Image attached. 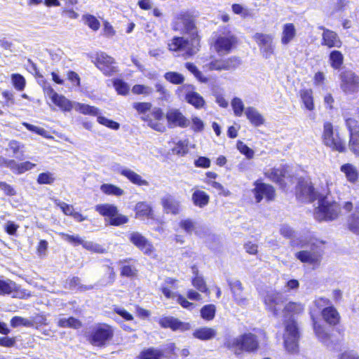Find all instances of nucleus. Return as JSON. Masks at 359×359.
Returning <instances> with one entry per match:
<instances>
[{
  "instance_id": "1",
  "label": "nucleus",
  "mask_w": 359,
  "mask_h": 359,
  "mask_svg": "<svg viewBox=\"0 0 359 359\" xmlns=\"http://www.w3.org/2000/svg\"><path fill=\"white\" fill-rule=\"evenodd\" d=\"M173 29L182 34H188L191 39L184 37H174L168 43V48L172 51H184L186 56H192L199 50V39L195 25L194 17L189 12L180 13L172 25Z\"/></svg>"
},
{
  "instance_id": "2",
  "label": "nucleus",
  "mask_w": 359,
  "mask_h": 359,
  "mask_svg": "<svg viewBox=\"0 0 359 359\" xmlns=\"http://www.w3.org/2000/svg\"><path fill=\"white\" fill-rule=\"evenodd\" d=\"M296 244L302 248L294 254L297 259L313 269L320 266L325 252L323 242L309 235L301 236L297 243L294 241V245Z\"/></svg>"
},
{
  "instance_id": "3",
  "label": "nucleus",
  "mask_w": 359,
  "mask_h": 359,
  "mask_svg": "<svg viewBox=\"0 0 359 359\" xmlns=\"http://www.w3.org/2000/svg\"><path fill=\"white\" fill-rule=\"evenodd\" d=\"M340 212V205L326 196L318 198V206L314 211V217L319 222L332 221L337 219Z\"/></svg>"
},
{
  "instance_id": "4",
  "label": "nucleus",
  "mask_w": 359,
  "mask_h": 359,
  "mask_svg": "<svg viewBox=\"0 0 359 359\" xmlns=\"http://www.w3.org/2000/svg\"><path fill=\"white\" fill-rule=\"evenodd\" d=\"M224 344L226 348L233 351L235 354H240L243 351H253L259 346L257 337L252 333H245L236 337L228 338Z\"/></svg>"
},
{
  "instance_id": "5",
  "label": "nucleus",
  "mask_w": 359,
  "mask_h": 359,
  "mask_svg": "<svg viewBox=\"0 0 359 359\" xmlns=\"http://www.w3.org/2000/svg\"><path fill=\"white\" fill-rule=\"evenodd\" d=\"M299 334L297 323L294 319H290L285 323V332L283 334L285 349L290 353L298 351V341Z\"/></svg>"
},
{
  "instance_id": "6",
  "label": "nucleus",
  "mask_w": 359,
  "mask_h": 359,
  "mask_svg": "<svg viewBox=\"0 0 359 359\" xmlns=\"http://www.w3.org/2000/svg\"><path fill=\"white\" fill-rule=\"evenodd\" d=\"M114 336V330L107 324H98L94 326L88 337L90 343L95 346H105Z\"/></svg>"
},
{
  "instance_id": "7",
  "label": "nucleus",
  "mask_w": 359,
  "mask_h": 359,
  "mask_svg": "<svg viewBox=\"0 0 359 359\" xmlns=\"http://www.w3.org/2000/svg\"><path fill=\"white\" fill-rule=\"evenodd\" d=\"M323 142L325 145L330 147L332 150L339 152H344L346 147L344 143L337 135H334L333 126L330 122H325L323 126Z\"/></svg>"
},
{
  "instance_id": "8",
  "label": "nucleus",
  "mask_w": 359,
  "mask_h": 359,
  "mask_svg": "<svg viewBox=\"0 0 359 359\" xmlns=\"http://www.w3.org/2000/svg\"><path fill=\"white\" fill-rule=\"evenodd\" d=\"M253 39L259 47L260 53L263 57L270 58L275 51L274 35L257 32L253 36Z\"/></svg>"
},
{
  "instance_id": "9",
  "label": "nucleus",
  "mask_w": 359,
  "mask_h": 359,
  "mask_svg": "<svg viewBox=\"0 0 359 359\" xmlns=\"http://www.w3.org/2000/svg\"><path fill=\"white\" fill-rule=\"evenodd\" d=\"M237 43L236 36L231 32L217 36L213 42V47L219 55L228 54Z\"/></svg>"
},
{
  "instance_id": "10",
  "label": "nucleus",
  "mask_w": 359,
  "mask_h": 359,
  "mask_svg": "<svg viewBox=\"0 0 359 359\" xmlns=\"http://www.w3.org/2000/svg\"><path fill=\"white\" fill-rule=\"evenodd\" d=\"M285 301L284 295L275 290L267 292L264 298L266 309L276 316L280 314V311Z\"/></svg>"
},
{
  "instance_id": "11",
  "label": "nucleus",
  "mask_w": 359,
  "mask_h": 359,
  "mask_svg": "<svg viewBox=\"0 0 359 359\" xmlns=\"http://www.w3.org/2000/svg\"><path fill=\"white\" fill-rule=\"evenodd\" d=\"M130 241L146 255L155 257V248L153 245L141 233L132 232L129 236Z\"/></svg>"
},
{
  "instance_id": "12",
  "label": "nucleus",
  "mask_w": 359,
  "mask_h": 359,
  "mask_svg": "<svg viewBox=\"0 0 359 359\" xmlns=\"http://www.w3.org/2000/svg\"><path fill=\"white\" fill-rule=\"evenodd\" d=\"M297 198L302 201H313L319 198L309 181H300L297 187Z\"/></svg>"
},
{
  "instance_id": "13",
  "label": "nucleus",
  "mask_w": 359,
  "mask_h": 359,
  "mask_svg": "<svg viewBox=\"0 0 359 359\" xmlns=\"http://www.w3.org/2000/svg\"><path fill=\"white\" fill-rule=\"evenodd\" d=\"M342 90L346 93H353L358 90L359 79L351 71H345L341 74Z\"/></svg>"
},
{
  "instance_id": "14",
  "label": "nucleus",
  "mask_w": 359,
  "mask_h": 359,
  "mask_svg": "<svg viewBox=\"0 0 359 359\" xmlns=\"http://www.w3.org/2000/svg\"><path fill=\"white\" fill-rule=\"evenodd\" d=\"M96 66L106 75H111L116 72V67L114 65L115 62L113 57L101 52L97 54Z\"/></svg>"
},
{
  "instance_id": "15",
  "label": "nucleus",
  "mask_w": 359,
  "mask_h": 359,
  "mask_svg": "<svg viewBox=\"0 0 359 359\" xmlns=\"http://www.w3.org/2000/svg\"><path fill=\"white\" fill-rule=\"evenodd\" d=\"M194 89L191 85H184L180 87L178 90L185 94V100L188 103L197 109L202 108L205 105V100Z\"/></svg>"
},
{
  "instance_id": "16",
  "label": "nucleus",
  "mask_w": 359,
  "mask_h": 359,
  "mask_svg": "<svg viewBox=\"0 0 359 359\" xmlns=\"http://www.w3.org/2000/svg\"><path fill=\"white\" fill-rule=\"evenodd\" d=\"M166 119L170 128H186L189 125V121L179 109H170L166 113Z\"/></svg>"
},
{
  "instance_id": "17",
  "label": "nucleus",
  "mask_w": 359,
  "mask_h": 359,
  "mask_svg": "<svg viewBox=\"0 0 359 359\" xmlns=\"http://www.w3.org/2000/svg\"><path fill=\"white\" fill-rule=\"evenodd\" d=\"M253 192L257 203L260 202L264 198L268 201L273 200L275 196L273 187L264 183L256 182Z\"/></svg>"
},
{
  "instance_id": "18",
  "label": "nucleus",
  "mask_w": 359,
  "mask_h": 359,
  "mask_svg": "<svg viewBox=\"0 0 359 359\" xmlns=\"http://www.w3.org/2000/svg\"><path fill=\"white\" fill-rule=\"evenodd\" d=\"M239 61L236 57H229L226 60H215L211 61L207 67L209 70H230L235 69L238 65Z\"/></svg>"
},
{
  "instance_id": "19",
  "label": "nucleus",
  "mask_w": 359,
  "mask_h": 359,
  "mask_svg": "<svg viewBox=\"0 0 359 359\" xmlns=\"http://www.w3.org/2000/svg\"><path fill=\"white\" fill-rule=\"evenodd\" d=\"M159 325L163 328H170L173 331H186L191 328L189 323L182 322L174 317H164L159 320Z\"/></svg>"
},
{
  "instance_id": "20",
  "label": "nucleus",
  "mask_w": 359,
  "mask_h": 359,
  "mask_svg": "<svg viewBox=\"0 0 359 359\" xmlns=\"http://www.w3.org/2000/svg\"><path fill=\"white\" fill-rule=\"evenodd\" d=\"M319 28L323 31L322 34V45L326 46L329 48H340L341 46L342 43L336 32L323 27H320Z\"/></svg>"
},
{
  "instance_id": "21",
  "label": "nucleus",
  "mask_w": 359,
  "mask_h": 359,
  "mask_svg": "<svg viewBox=\"0 0 359 359\" xmlns=\"http://www.w3.org/2000/svg\"><path fill=\"white\" fill-rule=\"evenodd\" d=\"M116 168H114V170L119 172L121 175L126 177L132 183L137 184L138 186L149 185V183L147 180L142 179L139 174L136 173L133 170L128 168L121 167L119 165H116Z\"/></svg>"
},
{
  "instance_id": "22",
  "label": "nucleus",
  "mask_w": 359,
  "mask_h": 359,
  "mask_svg": "<svg viewBox=\"0 0 359 359\" xmlns=\"http://www.w3.org/2000/svg\"><path fill=\"white\" fill-rule=\"evenodd\" d=\"M49 97L52 102L57 105L60 109L65 111H69L74 108V103L65 96L59 95L53 89H50L48 92Z\"/></svg>"
},
{
  "instance_id": "23",
  "label": "nucleus",
  "mask_w": 359,
  "mask_h": 359,
  "mask_svg": "<svg viewBox=\"0 0 359 359\" xmlns=\"http://www.w3.org/2000/svg\"><path fill=\"white\" fill-rule=\"evenodd\" d=\"M229 285L233 294L234 301L240 306L248 304V299L243 292V287L240 280H236L229 282Z\"/></svg>"
},
{
  "instance_id": "24",
  "label": "nucleus",
  "mask_w": 359,
  "mask_h": 359,
  "mask_svg": "<svg viewBox=\"0 0 359 359\" xmlns=\"http://www.w3.org/2000/svg\"><path fill=\"white\" fill-rule=\"evenodd\" d=\"M161 205L165 213L177 215L180 211V203L172 196L161 198Z\"/></svg>"
},
{
  "instance_id": "25",
  "label": "nucleus",
  "mask_w": 359,
  "mask_h": 359,
  "mask_svg": "<svg viewBox=\"0 0 359 359\" xmlns=\"http://www.w3.org/2000/svg\"><path fill=\"white\" fill-rule=\"evenodd\" d=\"M323 320L330 325H336L339 323L340 316L337 310L332 306L324 308L321 311Z\"/></svg>"
},
{
  "instance_id": "26",
  "label": "nucleus",
  "mask_w": 359,
  "mask_h": 359,
  "mask_svg": "<svg viewBox=\"0 0 359 359\" xmlns=\"http://www.w3.org/2000/svg\"><path fill=\"white\" fill-rule=\"evenodd\" d=\"M297 29L292 23H286L283 25L280 42L283 45L286 46L289 44L296 36Z\"/></svg>"
},
{
  "instance_id": "27",
  "label": "nucleus",
  "mask_w": 359,
  "mask_h": 359,
  "mask_svg": "<svg viewBox=\"0 0 359 359\" xmlns=\"http://www.w3.org/2000/svg\"><path fill=\"white\" fill-rule=\"evenodd\" d=\"M135 217L140 219H153L154 212L151 206L147 202H138L135 207Z\"/></svg>"
},
{
  "instance_id": "28",
  "label": "nucleus",
  "mask_w": 359,
  "mask_h": 359,
  "mask_svg": "<svg viewBox=\"0 0 359 359\" xmlns=\"http://www.w3.org/2000/svg\"><path fill=\"white\" fill-rule=\"evenodd\" d=\"M217 330L213 327H202L193 332V336L202 341H208L214 339L217 336Z\"/></svg>"
},
{
  "instance_id": "29",
  "label": "nucleus",
  "mask_w": 359,
  "mask_h": 359,
  "mask_svg": "<svg viewBox=\"0 0 359 359\" xmlns=\"http://www.w3.org/2000/svg\"><path fill=\"white\" fill-rule=\"evenodd\" d=\"M245 114L254 126L258 127L263 125L264 123L263 116L255 107H248L245 108Z\"/></svg>"
},
{
  "instance_id": "30",
  "label": "nucleus",
  "mask_w": 359,
  "mask_h": 359,
  "mask_svg": "<svg viewBox=\"0 0 359 359\" xmlns=\"http://www.w3.org/2000/svg\"><path fill=\"white\" fill-rule=\"evenodd\" d=\"M340 170L344 173L346 180L353 184L358 182V172L357 168L351 163H346L341 166Z\"/></svg>"
},
{
  "instance_id": "31",
  "label": "nucleus",
  "mask_w": 359,
  "mask_h": 359,
  "mask_svg": "<svg viewBox=\"0 0 359 359\" xmlns=\"http://www.w3.org/2000/svg\"><path fill=\"white\" fill-rule=\"evenodd\" d=\"M191 200L196 206L203 208L208 204L210 196L205 191L196 189L192 194Z\"/></svg>"
},
{
  "instance_id": "32",
  "label": "nucleus",
  "mask_w": 359,
  "mask_h": 359,
  "mask_svg": "<svg viewBox=\"0 0 359 359\" xmlns=\"http://www.w3.org/2000/svg\"><path fill=\"white\" fill-rule=\"evenodd\" d=\"M35 166L36 164L29 161L18 163L15 161L11 160V162L10 163V169L13 171V172L18 175L22 174L26 171L30 170Z\"/></svg>"
},
{
  "instance_id": "33",
  "label": "nucleus",
  "mask_w": 359,
  "mask_h": 359,
  "mask_svg": "<svg viewBox=\"0 0 359 359\" xmlns=\"http://www.w3.org/2000/svg\"><path fill=\"white\" fill-rule=\"evenodd\" d=\"M95 208L101 215L109 217V220L117 212V208L109 203L97 205Z\"/></svg>"
},
{
  "instance_id": "34",
  "label": "nucleus",
  "mask_w": 359,
  "mask_h": 359,
  "mask_svg": "<svg viewBox=\"0 0 359 359\" xmlns=\"http://www.w3.org/2000/svg\"><path fill=\"white\" fill-rule=\"evenodd\" d=\"M180 226L187 233L194 232L196 235L201 236L199 226L197 223L190 219H183L180 223Z\"/></svg>"
},
{
  "instance_id": "35",
  "label": "nucleus",
  "mask_w": 359,
  "mask_h": 359,
  "mask_svg": "<svg viewBox=\"0 0 359 359\" xmlns=\"http://www.w3.org/2000/svg\"><path fill=\"white\" fill-rule=\"evenodd\" d=\"M163 355V351L154 348H149L140 354L139 359H160Z\"/></svg>"
},
{
  "instance_id": "36",
  "label": "nucleus",
  "mask_w": 359,
  "mask_h": 359,
  "mask_svg": "<svg viewBox=\"0 0 359 359\" xmlns=\"http://www.w3.org/2000/svg\"><path fill=\"white\" fill-rule=\"evenodd\" d=\"M102 192L107 195L120 196L123 195L124 191L116 185L111 184H103L100 187Z\"/></svg>"
},
{
  "instance_id": "37",
  "label": "nucleus",
  "mask_w": 359,
  "mask_h": 359,
  "mask_svg": "<svg viewBox=\"0 0 359 359\" xmlns=\"http://www.w3.org/2000/svg\"><path fill=\"white\" fill-rule=\"evenodd\" d=\"M57 325L60 327H70L79 329L81 327V323L73 317L69 318H62L58 320Z\"/></svg>"
},
{
  "instance_id": "38",
  "label": "nucleus",
  "mask_w": 359,
  "mask_h": 359,
  "mask_svg": "<svg viewBox=\"0 0 359 359\" xmlns=\"http://www.w3.org/2000/svg\"><path fill=\"white\" fill-rule=\"evenodd\" d=\"M76 111H79L83 114H90V115H98L99 110L98 109L91 107L88 104H81L79 102L74 103V108Z\"/></svg>"
},
{
  "instance_id": "39",
  "label": "nucleus",
  "mask_w": 359,
  "mask_h": 359,
  "mask_svg": "<svg viewBox=\"0 0 359 359\" xmlns=\"http://www.w3.org/2000/svg\"><path fill=\"white\" fill-rule=\"evenodd\" d=\"M192 285L194 287H196L198 291L201 292H204L206 294H210V290H208L205 281L203 279V277L198 272H196V276H194L192 279Z\"/></svg>"
},
{
  "instance_id": "40",
  "label": "nucleus",
  "mask_w": 359,
  "mask_h": 359,
  "mask_svg": "<svg viewBox=\"0 0 359 359\" xmlns=\"http://www.w3.org/2000/svg\"><path fill=\"white\" fill-rule=\"evenodd\" d=\"M312 93V90L310 89L303 90L300 93V96L305 107L310 111L314 108Z\"/></svg>"
},
{
  "instance_id": "41",
  "label": "nucleus",
  "mask_w": 359,
  "mask_h": 359,
  "mask_svg": "<svg viewBox=\"0 0 359 359\" xmlns=\"http://www.w3.org/2000/svg\"><path fill=\"white\" fill-rule=\"evenodd\" d=\"M311 319L313 320V330L317 336V337L323 342H325L328 338L329 334L326 332L324 327L318 323V322L315 320L313 316L311 314Z\"/></svg>"
},
{
  "instance_id": "42",
  "label": "nucleus",
  "mask_w": 359,
  "mask_h": 359,
  "mask_svg": "<svg viewBox=\"0 0 359 359\" xmlns=\"http://www.w3.org/2000/svg\"><path fill=\"white\" fill-rule=\"evenodd\" d=\"M344 56L339 50H333L330 54V62L332 67L338 69L342 65Z\"/></svg>"
},
{
  "instance_id": "43",
  "label": "nucleus",
  "mask_w": 359,
  "mask_h": 359,
  "mask_svg": "<svg viewBox=\"0 0 359 359\" xmlns=\"http://www.w3.org/2000/svg\"><path fill=\"white\" fill-rule=\"evenodd\" d=\"M16 289V284L11 280H4L0 278V295L11 294Z\"/></svg>"
},
{
  "instance_id": "44",
  "label": "nucleus",
  "mask_w": 359,
  "mask_h": 359,
  "mask_svg": "<svg viewBox=\"0 0 359 359\" xmlns=\"http://www.w3.org/2000/svg\"><path fill=\"white\" fill-rule=\"evenodd\" d=\"M304 309V305L300 303L289 302L283 310L285 314H298L302 313Z\"/></svg>"
},
{
  "instance_id": "45",
  "label": "nucleus",
  "mask_w": 359,
  "mask_h": 359,
  "mask_svg": "<svg viewBox=\"0 0 359 359\" xmlns=\"http://www.w3.org/2000/svg\"><path fill=\"white\" fill-rule=\"evenodd\" d=\"M216 307L214 304L204 306L201 309V317L206 320H211L215 318Z\"/></svg>"
},
{
  "instance_id": "46",
  "label": "nucleus",
  "mask_w": 359,
  "mask_h": 359,
  "mask_svg": "<svg viewBox=\"0 0 359 359\" xmlns=\"http://www.w3.org/2000/svg\"><path fill=\"white\" fill-rule=\"evenodd\" d=\"M83 20L84 24L93 31H97L100 29V23L94 15L89 14L84 15L83 16Z\"/></svg>"
},
{
  "instance_id": "47",
  "label": "nucleus",
  "mask_w": 359,
  "mask_h": 359,
  "mask_svg": "<svg viewBox=\"0 0 359 359\" xmlns=\"http://www.w3.org/2000/svg\"><path fill=\"white\" fill-rule=\"evenodd\" d=\"M231 107L234 113V115L236 116H241L243 113L245 112V108L244 107V104L241 98L234 97L231 100Z\"/></svg>"
},
{
  "instance_id": "48",
  "label": "nucleus",
  "mask_w": 359,
  "mask_h": 359,
  "mask_svg": "<svg viewBox=\"0 0 359 359\" xmlns=\"http://www.w3.org/2000/svg\"><path fill=\"white\" fill-rule=\"evenodd\" d=\"M164 78L165 80L173 84H181L184 81V77L182 74L175 72L165 73Z\"/></svg>"
},
{
  "instance_id": "49",
  "label": "nucleus",
  "mask_w": 359,
  "mask_h": 359,
  "mask_svg": "<svg viewBox=\"0 0 359 359\" xmlns=\"http://www.w3.org/2000/svg\"><path fill=\"white\" fill-rule=\"evenodd\" d=\"M11 325L13 327H17L20 325L25 327H32L34 322L32 320L27 319L20 316H15L11 320Z\"/></svg>"
},
{
  "instance_id": "50",
  "label": "nucleus",
  "mask_w": 359,
  "mask_h": 359,
  "mask_svg": "<svg viewBox=\"0 0 359 359\" xmlns=\"http://www.w3.org/2000/svg\"><path fill=\"white\" fill-rule=\"evenodd\" d=\"M113 85L115 88L116 91L122 95H126L129 91L128 85L121 79H114L113 81Z\"/></svg>"
},
{
  "instance_id": "51",
  "label": "nucleus",
  "mask_w": 359,
  "mask_h": 359,
  "mask_svg": "<svg viewBox=\"0 0 359 359\" xmlns=\"http://www.w3.org/2000/svg\"><path fill=\"white\" fill-rule=\"evenodd\" d=\"M81 245L85 249L93 252L101 254L106 252V250L103 247L92 241H83V243Z\"/></svg>"
},
{
  "instance_id": "52",
  "label": "nucleus",
  "mask_w": 359,
  "mask_h": 359,
  "mask_svg": "<svg viewBox=\"0 0 359 359\" xmlns=\"http://www.w3.org/2000/svg\"><path fill=\"white\" fill-rule=\"evenodd\" d=\"M97 121L100 124H102L109 128L113 130H118L120 128V125L118 123L114 121L111 119H109L104 116L97 115Z\"/></svg>"
},
{
  "instance_id": "53",
  "label": "nucleus",
  "mask_w": 359,
  "mask_h": 359,
  "mask_svg": "<svg viewBox=\"0 0 359 359\" xmlns=\"http://www.w3.org/2000/svg\"><path fill=\"white\" fill-rule=\"evenodd\" d=\"M58 234L64 241L72 243L74 245H79L83 243V240L79 235H69L63 232H60Z\"/></svg>"
},
{
  "instance_id": "54",
  "label": "nucleus",
  "mask_w": 359,
  "mask_h": 359,
  "mask_svg": "<svg viewBox=\"0 0 359 359\" xmlns=\"http://www.w3.org/2000/svg\"><path fill=\"white\" fill-rule=\"evenodd\" d=\"M11 80L13 85L14 86L15 88L18 90H22L25 87V78L18 74H14L11 76Z\"/></svg>"
},
{
  "instance_id": "55",
  "label": "nucleus",
  "mask_w": 359,
  "mask_h": 359,
  "mask_svg": "<svg viewBox=\"0 0 359 359\" xmlns=\"http://www.w3.org/2000/svg\"><path fill=\"white\" fill-rule=\"evenodd\" d=\"M266 175L273 182L281 184V181L283 180V174L280 170L273 168L267 171Z\"/></svg>"
},
{
  "instance_id": "56",
  "label": "nucleus",
  "mask_w": 359,
  "mask_h": 359,
  "mask_svg": "<svg viewBox=\"0 0 359 359\" xmlns=\"http://www.w3.org/2000/svg\"><path fill=\"white\" fill-rule=\"evenodd\" d=\"M348 147L353 154L359 156V134L350 135Z\"/></svg>"
},
{
  "instance_id": "57",
  "label": "nucleus",
  "mask_w": 359,
  "mask_h": 359,
  "mask_svg": "<svg viewBox=\"0 0 359 359\" xmlns=\"http://www.w3.org/2000/svg\"><path fill=\"white\" fill-rule=\"evenodd\" d=\"M23 148L24 145L15 140H12L8 144V149L12 151L13 155L17 158H18V154L23 155Z\"/></svg>"
},
{
  "instance_id": "58",
  "label": "nucleus",
  "mask_w": 359,
  "mask_h": 359,
  "mask_svg": "<svg viewBox=\"0 0 359 359\" xmlns=\"http://www.w3.org/2000/svg\"><path fill=\"white\" fill-rule=\"evenodd\" d=\"M55 180L53 174L47 172L39 175L37 182L40 184H50Z\"/></svg>"
},
{
  "instance_id": "59",
  "label": "nucleus",
  "mask_w": 359,
  "mask_h": 359,
  "mask_svg": "<svg viewBox=\"0 0 359 359\" xmlns=\"http://www.w3.org/2000/svg\"><path fill=\"white\" fill-rule=\"evenodd\" d=\"M128 221V218L126 216L119 214L117 211L109 220V224L113 226H119L127 223Z\"/></svg>"
},
{
  "instance_id": "60",
  "label": "nucleus",
  "mask_w": 359,
  "mask_h": 359,
  "mask_svg": "<svg viewBox=\"0 0 359 359\" xmlns=\"http://www.w3.org/2000/svg\"><path fill=\"white\" fill-rule=\"evenodd\" d=\"M346 124L349 130L350 135L359 134V125L355 119L347 118Z\"/></svg>"
},
{
  "instance_id": "61",
  "label": "nucleus",
  "mask_w": 359,
  "mask_h": 359,
  "mask_svg": "<svg viewBox=\"0 0 359 359\" xmlns=\"http://www.w3.org/2000/svg\"><path fill=\"white\" fill-rule=\"evenodd\" d=\"M186 68L191 72L199 81L205 82L207 79L203 76L202 73L193 63L187 62L185 65Z\"/></svg>"
},
{
  "instance_id": "62",
  "label": "nucleus",
  "mask_w": 359,
  "mask_h": 359,
  "mask_svg": "<svg viewBox=\"0 0 359 359\" xmlns=\"http://www.w3.org/2000/svg\"><path fill=\"white\" fill-rule=\"evenodd\" d=\"M349 229L359 235V214L353 215L348 222Z\"/></svg>"
},
{
  "instance_id": "63",
  "label": "nucleus",
  "mask_w": 359,
  "mask_h": 359,
  "mask_svg": "<svg viewBox=\"0 0 359 359\" xmlns=\"http://www.w3.org/2000/svg\"><path fill=\"white\" fill-rule=\"evenodd\" d=\"M280 233L285 238H291L294 236L295 231L288 224H282L280 227Z\"/></svg>"
},
{
  "instance_id": "64",
  "label": "nucleus",
  "mask_w": 359,
  "mask_h": 359,
  "mask_svg": "<svg viewBox=\"0 0 359 359\" xmlns=\"http://www.w3.org/2000/svg\"><path fill=\"white\" fill-rule=\"evenodd\" d=\"M132 92L137 95H149L152 92V88L144 85H135L132 88Z\"/></svg>"
}]
</instances>
